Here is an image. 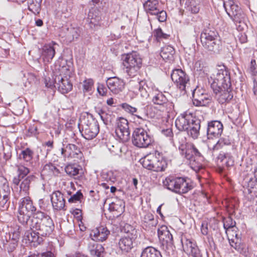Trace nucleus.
<instances>
[{
	"label": "nucleus",
	"mask_w": 257,
	"mask_h": 257,
	"mask_svg": "<svg viewBox=\"0 0 257 257\" xmlns=\"http://www.w3.org/2000/svg\"><path fill=\"white\" fill-rule=\"evenodd\" d=\"M27 225L31 230L38 231L42 236L49 235L54 229V223L51 217L41 211L33 214Z\"/></svg>",
	"instance_id": "obj_1"
},
{
	"label": "nucleus",
	"mask_w": 257,
	"mask_h": 257,
	"mask_svg": "<svg viewBox=\"0 0 257 257\" xmlns=\"http://www.w3.org/2000/svg\"><path fill=\"white\" fill-rule=\"evenodd\" d=\"M63 65L59 68V74L55 75L57 87L62 93H66L72 89V84L69 80L74 72V66L71 60H65Z\"/></svg>",
	"instance_id": "obj_2"
},
{
	"label": "nucleus",
	"mask_w": 257,
	"mask_h": 257,
	"mask_svg": "<svg viewBox=\"0 0 257 257\" xmlns=\"http://www.w3.org/2000/svg\"><path fill=\"white\" fill-rule=\"evenodd\" d=\"M211 87L215 93H217L220 87H230V76L224 66H219L208 78Z\"/></svg>",
	"instance_id": "obj_3"
},
{
	"label": "nucleus",
	"mask_w": 257,
	"mask_h": 257,
	"mask_svg": "<svg viewBox=\"0 0 257 257\" xmlns=\"http://www.w3.org/2000/svg\"><path fill=\"white\" fill-rule=\"evenodd\" d=\"M163 184L168 190L179 194L186 193L193 188L189 179L173 176L166 177L163 181Z\"/></svg>",
	"instance_id": "obj_4"
},
{
	"label": "nucleus",
	"mask_w": 257,
	"mask_h": 257,
	"mask_svg": "<svg viewBox=\"0 0 257 257\" xmlns=\"http://www.w3.org/2000/svg\"><path fill=\"white\" fill-rule=\"evenodd\" d=\"M178 140L177 147L182 156H184L190 162L197 161L199 162L203 160V157L200 151L192 143H186L184 137L178 134L176 136Z\"/></svg>",
	"instance_id": "obj_5"
},
{
	"label": "nucleus",
	"mask_w": 257,
	"mask_h": 257,
	"mask_svg": "<svg viewBox=\"0 0 257 257\" xmlns=\"http://www.w3.org/2000/svg\"><path fill=\"white\" fill-rule=\"evenodd\" d=\"M140 162L144 168L155 172L164 171L167 167L166 160L158 151H156L154 154L147 155L142 158Z\"/></svg>",
	"instance_id": "obj_6"
},
{
	"label": "nucleus",
	"mask_w": 257,
	"mask_h": 257,
	"mask_svg": "<svg viewBox=\"0 0 257 257\" xmlns=\"http://www.w3.org/2000/svg\"><path fill=\"white\" fill-rule=\"evenodd\" d=\"M123 69L130 77L136 75L142 66V59L137 53H127L122 56Z\"/></svg>",
	"instance_id": "obj_7"
},
{
	"label": "nucleus",
	"mask_w": 257,
	"mask_h": 257,
	"mask_svg": "<svg viewBox=\"0 0 257 257\" xmlns=\"http://www.w3.org/2000/svg\"><path fill=\"white\" fill-rule=\"evenodd\" d=\"M200 39L202 46L208 51L218 52L221 48V41L216 31L206 30L201 33Z\"/></svg>",
	"instance_id": "obj_8"
},
{
	"label": "nucleus",
	"mask_w": 257,
	"mask_h": 257,
	"mask_svg": "<svg viewBox=\"0 0 257 257\" xmlns=\"http://www.w3.org/2000/svg\"><path fill=\"white\" fill-rule=\"evenodd\" d=\"M36 208L29 196L22 198L19 203L18 219L23 225H28L30 219V215L35 213Z\"/></svg>",
	"instance_id": "obj_9"
},
{
	"label": "nucleus",
	"mask_w": 257,
	"mask_h": 257,
	"mask_svg": "<svg viewBox=\"0 0 257 257\" xmlns=\"http://www.w3.org/2000/svg\"><path fill=\"white\" fill-rule=\"evenodd\" d=\"M171 79L182 95L188 92L190 87V79L184 71L179 69L174 70L171 74Z\"/></svg>",
	"instance_id": "obj_10"
},
{
	"label": "nucleus",
	"mask_w": 257,
	"mask_h": 257,
	"mask_svg": "<svg viewBox=\"0 0 257 257\" xmlns=\"http://www.w3.org/2000/svg\"><path fill=\"white\" fill-rule=\"evenodd\" d=\"M138 237L137 231L131 227V230H128L126 234L118 240V247L123 253L130 251L134 247V244Z\"/></svg>",
	"instance_id": "obj_11"
},
{
	"label": "nucleus",
	"mask_w": 257,
	"mask_h": 257,
	"mask_svg": "<svg viewBox=\"0 0 257 257\" xmlns=\"http://www.w3.org/2000/svg\"><path fill=\"white\" fill-rule=\"evenodd\" d=\"M132 143L138 148H145L152 143V138L142 127L136 128L133 134Z\"/></svg>",
	"instance_id": "obj_12"
},
{
	"label": "nucleus",
	"mask_w": 257,
	"mask_h": 257,
	"mask_svg": "<svg viewBox=\"0 0 257 257\" xmlns=\"http://www.w3.org/2000/svg\"><path fill=\"white\" fill-rule=\"evenodd\" d=\"M223 6L226 13L234 23H241L243 21L244 14L233 0L224 1Z\"/></svg>",
	"instance_id": "obj_13"
},
{
	"label": "nucleus",
	"mask_w": 257,
	"mask_h": 257,
	"mask_svg": "<svg viewBox=\"0 0 257 257\" xmlns=\"http://www.w3.org/2000/svg\"><path fill=\"white\" fill-rule=\"evenodd\" d=\"M61 155L65 159L74 160L81 159L83 156L82 153L75 145L69 144L63 140L60 149Z\"/></svg>",
	"instance_id": "obj_14"
},
{
	"label": "nucleus",
	"mask_w": 257,
	"mask_h": 257,
	"mask_svg": "<svg viewBox=\"0 0 257 257\" xmlns=\"http://www.w3.org/2000/svg\"><path fill=\"white\" fill-rule=\"evenodd\" d=\"M144 7L147 13L156 16L157 20L164 22L167 19L166 11L159 8V3L157 0H148L144 4Z\"/></svg>",
	"instance_id": "obj_15"
},
{
	"label": "nucleus",
	"mask_w": 257,
	"mask_h": 257,
	"mask_svg": "<svg viewBox=\"0 0 257 257\" xmlns=\"http://www.w3.org/2000/svg\"><path fill=\"white\" fill-rule=\"evenodd\" d=\"M115 133L118 139L123 143L130 139V133L127 119L120 117L117 120Z\"/></svg>",
	"instance_id": "obj_16"
},
{
	"label": "nucleus",
	"mask_w": 257,
	"mask_h": 257,
	"mask_svg": "<svg viewBox=\"0 0 257 257\" xmlns=\"http://www.w3.org/2000/svg\"><path fill=\"white\" fill-rule=\"evenodd\" d=\"M158 235L164 249L171 248L173 244V236L167 226L162 225L158 229Z\"/></svg>",
	"instance_id": "obj_17"
},
{
	"label": "nucleus",
	"mask_w": 257,
	"mask_h": 257,
	"mask_svg": "<svg viewBox=\"0 0 257 257\" xmlns=\"http://www.w3.org/2000/svg\"><path fill=\"white\" fill-rule=\"evenodd\" d=\"M193 103L196 106H205L211 100L209 94L206 92L205 90L196 88L192 91Z\"/></svg>",
	"instance_id": "obj_18"
},
{
	"label": "nucleus",
	"mask_w": 257,
	"mask_h": 257,
	"mask_svg": "<svg viewBox=\"0 0 257 257\" xmlns=\"http://www.w3.org/2000/svg\"><path fill=\"white\" fill-rule=\"evenodd\" d=\"M195 122V118L190 113L187 112L180 115L176 119L175 125L180 131L188 130L191 123Z\"/></svg>",
	"instance_id": "obj_19"
},
{
	"label": "nucleus",
	"mask_w": 257,
	"mask_h": 257,
	"mask_svg": "<svg viewBox=\"0 0 257 257\" xmlns=\"http://www.w3.org/2000/svg\"><path fill=\"white\" fill-rule=\"evenodd\" d=\"M83 136L86 140L94 138L99 131L98 122L94 119L88 121L87 123L83 124Z\"/></svg>",
	"instance_id": "obj_20"
},
{
	"label": "nucleus",
	"mask_w": 257,
	"mask_h": 257,
	"mask_svg": "<svg viewBox=\"0 0 257 257\" xmlns=\"http://www.w3.org/2000/svg\"><path fill=\"white\" fill-rule=\"evenodd\" d=\"M10 189L7 180L3 176H0V209L8 207L7 202Z\"/></svg>",
	"instance_id": "obj_21"
},
{
	"label": "nucleus",
	"mask_w": 257,
	"mask_h": 257,
	"mask_svg": "<svg viewBox=\"0 0 257 257\" xmlns=\"http://www.w3.org/2000/svg\"><path fill=\"white\" fill-rule=\"evenodd\" d=\"M184 251L192 257H202L196 242L192 239L181 240Z\"/></svg>",
	"instance_id": "obj_22"
},
{
	"label": "nucleus",
	"mask_w": 257,
	"mask_h": 257,
	"mask_svg": "<svg viewBox=\"0 0 257 257\" xmlns=\"http://www.w3.org/2000/svg\"><path fill=\"white\" fill-rule=\"evenodd\" d=\"M152 102L156 105L162 106V111H171L174 108V104L169 101L167 97L162 92L156 94L152 98Z\"/></svg>",
	"instance_id": "obj_23"
},
{
	"label": "nucleus",
	"mask_w": 257,
	"mask_h": 257,
	"mask_svg": "<svg viewBox=\"0 0 257 257\" xmlns=\"http://www.w3.org/2000/svg\"><path fill=\"white\" fill-rule=\"evenodd\" d=\"M110 235V231L106 226L101 225L92 229L90 235L92 240L103 242L106 240Z\"/></svg>",
	"instance_id": "obj_24"
},
{
	"label": "nucleus",
	"mask_w": 257,
	"mask_h": 257,
	"mask_svg": "<svg viewBox=\"0 0 257 257\" xmlns=\"http://www.w3.org/2000/svg\"><path fill=\"white\" fill-rule=\"evenodd\" d=\"M57 46L58 45L56 42L52 41L42 48L41 57L44 62L49 63L52 61L56 54Z\"/></svg>",
	"instance_id": "obj_25"
},
{
	"label": "nucleus",
	"mask_w": 257,
	"mask_h": 257,
	"mask_svg": "<svg viewBox=\"0 0 257 257\" xmlns=\"http://www.w3.org/2000/svg\"><path fill=\"white\" fill-rule=\"evenodd\" d=\"M106 84L108 89L114 94H118L121 92L124 87L123 80L117 77L107 78Z\"/></svg>",
	"instance_id": "obj_26"
},
{
	"label": "nucleus",
	"mask_w": 257,
	"mask_h": 257,
	"mask_svg": "<svg viewBox=\"0 0 257 257\" xmlns=\"http://www.w3.org/2000/svg\"><path fill=\"white\" fill-rule=\"evenodd\" d=\"M51 201L54 210H65V200L63 194L60 191H55L52 194Z\"/></svg>",
	"instance_id": "obj_27"
},
{
	"label": "nucleus",
	"mask_w": 257,
	"mask_h": 257,
	"mask_svg": "<svg viewBox=\"0 0 257 257\" xmlns=\"http://www.w3.org/2000/svg\"><path fill=\"white\" fill-rule=\"evenodd\" d=\"M223 131V125L220 121L213 120L208 124L207 134L209 139L218 137L221 135Z\"/></svg>",
	"instance_id": "obj_28"
},
{
	"label": "nucleus",
	"mask_w": 257,
	"mask_h": 257,
	"mask_svg": "<svg viewBox=\"0 0 257 257\" xmlns=\"http://www.w3.org/2000/svg\"><path fill=\"white\" fill-rule=\"evenodd\" d=\"M135 83V86L140 92L141 96L143 98H147L149 95L150 88L148 86L147 81L145 80H138L136 83L134 80L130 81V85L133 86Z\"/></svg>",
	"instance_id": "obj_29"
},
{
	"label": "nucleus",
	"mask_w": 257,
	"mask_h": 257,
	"mask_svg": "<svg viewBox=\"0 0 257 257\" xmlns=\"http://www.w3.org/2000/svg\"><path fill=\"white\" fill-rule=\"evenodd\" d=\"M16 167L18 169V175L13 178V183L14 185V188L18 189L19 185L21 179H23L25 176L28 175L30 172V170L27 167L21 165V164H17Z\"/></svg>",
	"instance_id": "obj_30"
},
{
	"label": "nucleus",
	"mask_w": 257,
	"mask_h": 257,
	"mask_svg": "<svg viewBox=\"0 0 257 257\" xmlns=\"http://www.w3.org/2000/svg\"><path fill=\"white\" fill-rule=\"evenodd\" d=\"M87 249L90 254L97 257H103L104 249L101 244L97 243L93 240L87 244Z\"/></svg>",
	"instance_id": "obj_31"
},
{
	"label": "nucleus",
	"mask_w": 257,
	"mask_h": 257,
	"mask_svg": "<svg viewBox=\"0 0 257 257\" xmlns=\"http://www.w3.org/2000/svg\"><path fill=\"white\" fill-rule=\"evenodd\" d=\"M220 88L218 92L215 93L219 103H224L230 100L233 97L230 87L227 88L220 87Z\"/></svg>",
	"instance_id": "obj_32"
},
{
	"label": "nucleus",
	"mask_w": 257,
	"mask_h": 257,
	"mask_svg": "<svg viewBox=\"0 0 257 257\" xmlns=\"http://www.w3.org/2000/svg\"><path fill=\"white\" fill-rule=\"evenodd\" d=\"M217 160L218 164L222 167H230L234 164L233 158L229 153L221 152Z\"/></svg>",
	"instance_id": "obj_33"
},
{
	"label": "nucleus",
	"mask_w": 257,
	"mask_h": 257,
	"mask_svg": "<svg viewBox=\"0 0 257 257\" xmlns=\"http://www.w3.org/2000/svg\"><path fill=\"white\" fill-rule=\"evenodd\" d=\"M243 186L246 187L245 192L247 191L249 194H252V196H257V180L255 178H246L243 182Z\"/></svg>",
	"instance_id": "obj_34"
},
{
	"label": "nucleus",
	"mask_w": 257,
	"mask_h": 257,
	"mask_svg": "<svg viewBox=\"0 0 257 257\" xmlns=\"http://www.w3.org/2000/svg\"><path fill=\"white\" fill-rule=\"evenodd\" d=\"M109 210L113 212V215L116 217L119 216L124 210V203L122 200H119L115 202H112L109 205Z\"/></svg>",
	"instance_id": "obj_35"
},
{
	"label": "nucleus",
	"mask_w": 257,
	"mask_h": 257,
	"mask_svg": "<svg viewBox=\"0 0 257 257\" xmlns=\"http://www.w3.org/2000/svg\"><path fill=\"white\" fill-rule=\"evenodd\" d=\"M157 223V221L154 219V215L151 213H146L143 217L142 226L145 230H149Z\"/></svg>",
	"instance_id": "obj_36"
},
{
	"label": "nucleus",
	"mask_w": 257,
	"mask_h": 257,
	"mask_svg": "<svg viewBox=\"0 0 257 257\" xmlns=\"http://www.w3.org/2000/svg\"><path fill=\"white\" fill-rule=\"evenodd\" d=\"M34 177L30 175L23 179L20 184L19 193L23 195L29 194L30 183L34 180Z\"/></svg>",
	"instance_id": "obj_37"
},
{
	"label": "nucleus",
	"mask_w": 257,
	"mask_h": 257,
	"mask_svg": "<svg viewBox=\"0 0 257 257\" xmlns=\"http://www.w3.org/2000/svg\"><path fill=\"white\" fill-rule=\"evenodd\" d=\"M175 51L174 48L170 45L163 47L162 48L160 55L166 61H172L174 59Z\"/></svg>",
	"instance_id": "obj_38"
},
{
	"label": "nucleus",
	"mask_w": 257,
	"mask_h": 257,
	"mask_svg": "<svg viewBox=\"0 0 257 257\" xmlns=\"http://www.w3.org/2000/svg\"><path fill=\"white\" fill-rule=\"evenodd\" d=\"M33 151L30 148H23L20 150L19 153L17 152L18 160H23L26 162H31L33 159Z\"/></svg>",
	"instance_id": "obj_39"
},
{
	"label": "nucleus",
	"mask_w": 257,
	"mask_h": 257,
	"mask_svg": "<svg viewBox=\"0 0 257 257\" xmlns=\"http://www.w3.org/2000/svg\"><path fill=\"white\" fill-rule=\"evenodd\" d=\"M141 257H162L160 252L155 248L148 246L142 252Z\"/></svg>",
	"instance_id": "obj_40"
},
{
	"label": "nucleus",
	"mask_w": 257,
	"mask_h": 257,
	"mask_svg": "<svg viewBox=\"0 0 257 257\" xmlns=\"http://www.w3.org/2000/svg\"><path fill=\"white\" fill-rule=\"evenodd\" d=\"M42 173L43 175H57L59 173V170L52 163L46 164L42 170Z\"/></svg>",
	"instance_id": "obj_41"
},
{
	"label": "nucleus",
	"mask_w": 257,
	"mask_h": 257,
	"mask_svg": "<svg viewBox=\"0 0 257 257\" xmlns=\"http://www.w3.org/2000/svg\"><path fill=\"white\" fill-rule=\"evenodd\" d=\"M42 0H28V9L34 14H39L41 10Z\"/></svg>",
	"instance_id": "obj_42"
},
{
	"label": "nucleus",
	"mask_w": 257,
	"mask_h": 257,
	"mask_svg": "<svg viewBox=\"0 0 257 257\" xmlns=\"http://www.w3.org/2000/svg\"><path fill=\"white\" fill-rule=\"evenodd\" d=\"M39 235H40L38 233V231L32 230L31 232L26 233L24 238L30 242L39 244L42 241V238L39 237Z\"/></svg>",
	"instance_id": "obj_43"
},
{
	"label": "nucleus",
	"mask_w": 257,
	"mask_h": 257,
	"mask_svg": "<svg viewBox=\"0 0 257 257\" xmlns=\"http://www.w3.org/2000/svg\"><path fill=\"white\" fill-rule=\"evenodd\" d=\"M200 124L198 120H195V122H193L189 126L188 131V134L193 139L198 138L199 135Z\"/></svg>",
	"instance_id": "obj_44"
},
{
	"label": "nucleus",
	"mask_w": 257,
	"mask_h": 257,
	"mask_svg": "<svg viewBox=\"0 0 257 257\" xmlns=\"http://www.w3.org/2000/svg\"><path fill=\"white\" fill-rule=\"evenodd\" d=\"M200 0H187L186 5L189 11L193 14H197L200 10Z\"/></svg>",
	"instance_id": "obj_45"
},
{
	"label": "nucleus",
	"mask_w": 257,
	"mask_h": 257,
	"mask_svg": "<svg viewBox=\"0 0 257 257\" xmlns=\"http://www.w3.org/2000/svg\"><path fill=\"white\" fill-rule=\"evenodd\" d=\"M5 239H2V242L4 248L7 249L9 253L14 251L16 248L18 242L9 240L7 236H5Z\"/></svg>",
	"instance_id": "obj_46"
},
{
	"label": "nucleus",
	"mask_w": 257,
	"mask_h": 257,
	"mask_svg": "<svg viewBox=\"0 0 257 257\" xmlns=\"http://www.w3.org/2000/svg\"><path fill=\"white\" fill-rule=\"evenodd\" d=\"M21 234L20 227L17 226L11 232L6 233V236L9 240L18 242Z\"/></svg>",
	"instance_id": "obj_47"
},
{
	"label": "nucleus",
	"mask_w": 257,
	"mask_h": 257,
	"mask_svg": "<svg viewBox=\"0 0 257 257\" xmlns=\"http://www.w3.org/2000/svg\"><path fill=\"white\" fill-rule=\"evenodd\" d=\"M231 142L228 137L221 138L214 146L213 149L214 150H218L223 148L225 146H229Z\"/></svg>",
	"instance_id": "obj_48"
},
{
	"label": "nucleus",
	"mask_w": 257,
	"mask_h": 257,
	"mask_svg": "<svg viewBox=\"0 0 257 257\" xmlns=\"http://www.w3.org/2000/svg\"><path fill=\"white\" fill-rule=\"evenodd\" d=\"M163 135L169 138L170 143L175 147H177L178 144V140L176 139V137L173 138V134L172 131L170 128L163 130L162 131ZM177 135L176 136H177Z\"/></svg>",
	"instance_id": "obj_49"
},
{
	"label": "nucleus",
	"mask_w": 257,
	"mask_h": 257,
	"mask_svg": "<svg viewBox=\"0 0 257 257\" xmlns=\"http://www.w3.org/2000/svg\"><path fill=\"white\" fill-rule=\"evenodd\" d=\"M66 173L71 177H75L78 175L79 169L75 165H68L65 168Z\"/></svg>",
	"instance_id": "obj_50"
},
{
	"label": "nucleus",
	"mask_w": 257,
	"mask_h": 257,
	"mask_svg": "<svg viewBox=\"0 0 257 257\" xmlns=\"http://www.w3.org/2000/svg\"><path fill=\"white\" fill-rule=\"evenodd\" d=\"M102 178L104 179L106 182L109 185H111L112 183L116 181V178L113 175L112 171H109L106 173H104L102 175Z\"/></svg>",
	"instance_id": "obj_51"
},
{
	"label": "nucleus",
	"mask_w": 257,
	"mask_h": 257,
	"mask_svg": "<svg viewBox=\"0 0 257 257\" xmlns=\"http://www.w3.org/2000/svg\"><path fill=\"white\" fill-rule=\"evenodd\" d=\"M93 81L92 79H87L83 82V91L84 93L91 91L93 85Z\"/></svg>",
	"instance_id": "obj_52"
},
{
	"label": "nucleus",
	"mask_w": 257,
	"mask_h": 257,
	"mask_svg": "<svg viewBox=\"0 0 257 257\" xmlns=\"http://www.w3.org/2000/svg\"><path fill=\"white\" fill-rule=\"evenodd\" d=\"M121 144L116 143L114 145H108V148L110 152L114 155H117L121 151Z\"/></svg>",
	"instance_id": "obj_53"
},
{
	"label": "nucleus",
	"mask_w": 257,
	"mask_h": 257,
	"mask_svg": "<svg viewBox=\"0 0 257 257\" xmlns=\"http://www.w3.org/2000/svg\"><path fill=\"white\" fill-rule=\"evenodd\" d=\"M154 36L158 41L162 39H167L170 36L169 35L164 33L160 28H158L155 30Z\"/></svg>",
	"instance_id": "obj_54"
},
{
	"label": "nucleus",
	"mask_w": 257,
	"mask_h": 257,
	"mask_svg": "<svg viewBox=\"0 0 257 257\" xmlns=\"http://www.w3.org/2000/svg\"><path fill=\"white\" fill-rule=\"evenodd\" d=\"M83 197L82 193L80 191H77L75 194L72 195L68 200V202L70 203H76L80 201Z\"/></svg>",
	"instance_id": "obj_55"
},
{
	"label": "nucleus",
	"mask_w": 257,
	"mask_h": 257,
	"mask_svg": "<svg viewBox=\"0 0 257 257\" xmlns=\"http://www.w3.org/2000/svg\"><path fill=\"white\" fill-rule=\"evenodd\" d=\"M121 107L127 112L133 115L135 113L137 112V108L131 106L127 103H124L121 104Z\"/></svg>",
	"instance_id": "obj_56"
},
{
	"label": "nucleus",
	"mask_w": 257,
	"mask_h": 257,
	"mask_svg": "<svg viewBox=\"0 0 257 257\" xmlns=\"http://www.w3.org/2000/svg\"><path fill=\"white\" fill-rule=\"evenodd\" d=\"M235 225V222L233 221L232 219L228 217L223 221V227L225 229L227 230L229 228L233 227Z\"/></svg>",
	"instance_id": "obj_57"
},
{
	"label": "nucleus",
	"mask_w": 257,
	"mask_h": 257,
	"mask_svg": "<svg viewBox=\"0 0 257 257\" xmlns=\"http://www.w3.org/2000/svg\"><path fill=\"white\" fill-rule=\"evenodd\" d=\"M194 68L197 71L204 72L206 69L205 63L202 60H198L195 62Z\"/></svg>",
	"instance_id": "obj_58"
},
{
	"label": "nucleus",
	"mask_w": 257,
	"mask_h": 257,
	"mask_svg": "<svg viewBox=\"0 0 257 257\" xmlns=\"http://www.w3.org/2000/svg\"><path fill=\"white\" fill-rule=\"evenodd\" d=\"M107 88L103 84H98L97 86V91L99 94L102 96H104L107 93Z\"/></svg>",
	"instance_id": "obj_59"
},
{
	"label": "nucleus",
	"mask_w": 257,
	"mask_h": 257,
	"mask_svg": "<svg viewBox=\"0 0 257 257\" xmlns=\"http://www.w3.org/2000/svg\"><path fill=\"white\" fill-rule=\"evenodd\" d=\"M134 116V119L136 120L137 118V121L139 122H148L146 119V115L143 113H139L138 114H136L135 113L133 114Z\"/></svg>",
	"instance_id": "obj_60"
},
{
	"label": "nucleus",
	"mask_w": 257,
	"mask_h": 257,
	"mask_svg": "<svg viewBox=\"0 0 257 257\" xmlns=\"http://www.w3.org/2000/svg\"><path fill=\"white\" fill-rule=\"evenodd\" d=\"M100 118L104 123H106L110 120L111 115L107 113L106 111L104 110Z\"/></svg>",
	"instance_id": "obj_61"
},
{
	"label": "nucleus",
	"mask_w": 257,
	"mask_h": 257,
	"mask_svg": "<svg viewBox=\"0 0 257 257\" xmlns=\"http://www.w3.org/2000/svg\"><path fill=\"white\" fill-rule=\"evenodd\" d=\"M45 85L48 88H52L53 86L55 87H57L56 83L55 82V77L54 78V80H51L50 78H49V80L46 79Z\"/></svg>",
	"instance_id": "obj_62"
},
{
	"label": "nucleus",
	"mask_w": 257,
	"mask_h": 257,
	"mask_svg": "<svg viewBox=\"0 0 257 257\" xmlns=\"http://www.w3.org/2000/svg\"><path fill=\"white\" fill-rule=\"evenodd\" d=\"M201 233L202 234L206 235L208 233V228L207 223L206 222H203L201 225Z\"/></svg>",
	"instance_id": "obj_63"
},
{
	"label": "nucleus",
	"mask_w": 257,
	"mask_h": 257,
	"mask_svg": "<svg viewBox=\"0 0 257 257\" xmlns=\"http://www.w3.org/2000/svg\"><path fill=\"white\" fill-rule=\"evenodd\" d=\"M255 65L256 63L255 61L254 60H251L250 63V66H249V71L252 74L255 75Z\"/></svg>",
	"instance_id": "obj_64"
}]
</instances>
